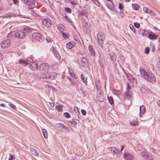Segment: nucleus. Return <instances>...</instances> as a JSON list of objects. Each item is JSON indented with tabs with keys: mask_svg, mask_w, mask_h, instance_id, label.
<instances>
[{
	"mask_svg": "<svg viewBox=\"0 0 160 160\" xmlns=\"http://www.w3.org/2000/svg\"><path fill=\"white\" fill-rule=\"evenodd\" d=\"M139 70L142 77L147 81L152 83L155 82L156 78L151 71L143 68H140Z\"/></svg>",
	"mask_w": 160,
	"mask_h": 160,
	"instance_id": "obj_1",
	"label": "nucleus"
},
{
	"mask_svg": "<svg viewBox=\"0 0 160 160\" xmlns=\"http://www.w3.org/2000/svg\"><path fill=\"white\" fill-rule=\"evenodd\" d=\"M31 31V29L30 28L27 27L24 28L22 30L17 31L14 32L13 34L16 38L19 39H23L28 34V33Z\"/></svg>",
	"mask_w": 160,
	"mask_h": 160,
	"instance_id": "obj_2",
	"label": "nucleus"
},
{
	"mask_svg": "<svg viewBox=\"0 0 160 160\" xmlns=\"http://www.w3.org/2000/svg\"><path fill=\"white\" fill-rule=\"evenodd\" d=\"M57 77V74L56 72H53L49 73L47 75H42L40 78L41 80L44 82H49L50 80L54 79Z\"/></svg>",
	"mask_w": 160,
	"mask_h": 160,
	"instance_id": "obj_3",
	"label": "nucleus"
},
{
	"mask_svg": "<svg viewBox=\"0 0 160 160\" xmlns=\"http://www.w3.org/2000/svg\"><path fill=\"white\" fill-rule=\"evenodd\" d=\"M32 37L33 39L38 42H41L43 40L42 35L39 33L34 32L32 34Z\"/></svg>",
	"mask_w": 160,
	"mask_h": 160,
	"instance_id": "obj_4",
	"label": "nucleus"
},
{
	"mask_svg": "<svg viewBox=\"0 0 160 160\" xmlns=\"http://www.w3.org/2000/svg\"><path fill=\"white\" fill-rule=\"evenodd\" d=\"M49 69V65L47 63H45L41 64L39 68V70L42 72H47Z\"/></svg>",
	"mask_w": 160,
	"mask_h": 160,
	"instance_id": "obj_5",
	"label": "nucleus"
},
{
	"mask_svg": "<svg viewBox=\"0 0 160 160\" xmlns=\"http://www.w3.org/2000/svg\"><path fill=\"white\" fill-rule=\"evenodd\" d=\"M97 39L99 45L101 46L102 48H103V44L104 42V35H102L100 34H98Z\"/></svg>",
	"mask_w": 160,
	"mask_h": 160,
	"instance_id": "obj_6",
	"label": "nucleus"
},
{
	"mask_svg": "<svg viewBox=\"0 0 160 160\" xmlns=\"http://www.w3.org/2000/svg\"><path fill=\"white\" fill-rule=\"evenodd\" d=\"M10 45V41L8 39L3 40L1 44V47L3 48H7L9 47Z\"/></svg>",
	"mask_w": 160,
	"mask_h": 160,
	"instance_id": "obj_7",
	"label": "nucleus"
},
{
	"mask_svg": "<svg viewBox=\"0 0 160 160\" xmlns=\"http://www.w3.org/2000/svg\"><path fill=\"white\" fill-rule=\"evenodd\" d=\"M42 23L43 25L47 27H50L51 26V21L48 18L42 19Z\"/></svg>",
	"mask_w": 160,
	"mask_h": 160,
	"instance_id": "obj_8",
	"label": "nucleus"
},
{
	"mask_svg": "<svg viewBox=\"0 0 160 160\" xmlns=\"http://www.w3.org/2000/svg\"><path fill=\"white\" fill-rule=\"evenodd\" d=\"M132 92L131 90H127L125 93L123 94V96L125 99H129L132 96Z\"/></svg>",
	"mask_w": 160,
	"mask_h": 160,
	"instance_id": "obj_9",
	"label": "nucleus"
},
{
	"mask_svg": "<svg viewBox=\"0 0 160 160\" xmlns=\"http://www.w3.org/2000/svg\"><path fill=\"white\" fill-rule=\"evenodd\" d=\"M29 67L33 71H37L38 68V65L37 62H32L30 63Z\"/></svg>",
	"mask_w": 160,
	"mask_h": 160,
	"instance_id": "obj_10",
	"label": "nucleus"
},
{
	"mask_svg": "<svg viewBox=\"0 0 160 160\" xmlns=\"http://www.w3.org/2000/svg\"><path fill=\"white\" fill-rule=\"evenodd\" d=\"M124 156L126 160H134L133 156L131 154L126 152L124 154Z\"/></svg>",
	"mask_w": 160,
	"mask_h": 160,
	"instance_id": "obj_11",
	"label": "nucleus"
},
{
	"mask_svg": "<svg viewBox=\"0 0 160 160\" xmlns=\"http://www.w3.org/2000/svg\"><path fill=\"white\" fill-rule=\"evenodd\" d=\"M18 63L24 67L26 66L29 63L28 59H20L19 60Z\"/></svg>",
	"mask_w": 160,
	"mask_h": 160,
	"instance_id": "obj_12",
	"label": "nucleus"
},
{
	"mask_svg": "<svg viewBox=\"0 0 160 160\" xmlns=\"http://www.w3.org/2000/svg\"><path fill=\"white\" fill-rule=\"evenodd\" d=\"M76 43L74 42H69L66 44V47L68 49L72 48L75 45Z\"/></svg>",
	"mask_w": 160,
	"mask_h": 160,
	"instance_id": "obj_13",
	"label": "nucleus"
},
{
	"mask_svg": "<svg viewBox=\"0 0 160 160\" xmlns=\"http://www.w3.org/2000/svg\"><path fill=\"white\" fill-rule=\"evenodd\" d=\"M139 116L140 117H142L143 114L146 112V108L145 107L144 105L140 106L139 108Z\"/></svg>",
	"mask_w": 160,
	"mask_h": 160,
	"instance_id": "obj_14",
	"label": "nucleus"
},
{
	"mask_svg": "<svg viewBox=\"0 0 160 160\" xmlns=\"http://www.w3.org/2000/svg\"><path fill=\"white\" fill-rule=\"evenodd\" d=\"M27 4H28V8L29 9H32L35 7L34 1L33 0L29 1Z\"/></svg>",
	"mask_w": 160,
	"mask_h": 160,
	"instance_id": "obj_15",
	"label": "nucleus"
},
{
	"mask_svg": "<svg viewBox=\"0 0 160 160\" xmlns=\"http://www.w3.org/2000/svg\"><path fill=\"white\" fill-rule=\"evenodd\" d=\"M88 49L91 55L92 56H94L95 55V53L93 50V47L91 45H89L88 47Z\"/></svg>",
	"mask_w": 160,
	"mask_h": 160,
	"instance_id": "obj_16",
	"label": "nucleus"
},
{
	"mask_svg": "<svg viewBox=\"0 0 160 160\" xmlns=\"http://www.w3.org/2000/svg\"><path fill=\"white\" fill-rule=\"evenodd\" d=\"M148 38L150 39H156L157 38V36L154 33H151L149 34Z\"/></svg>",
	"mask_w": 160,
	"mask_h": 160,
	"instance_id": "obj_17",
	"label": "nucleus"
},
{
	"mask_svg": "<svg viewBox=\"0 0 160 160\" xmlns=\"http://www.w3.org/2000/svg\"><path fill=\"white\" fill-rule=\"evenodd\" d=\"M130 124L132 125L133 126H136L138 125V123L137 122V119L136 118H135L132 120L130 122Z\"/></svg>",
	"mask_w": 160,
	"mask_h": 160,
	"instance_id": "obj_18",
	"label": "nucleus"
},
{
	"mask_svg": "<svg viewBox=\"0 0 160 160\" xmlns=\"http://www.w3.org/2000/svg\"><path fill=\"white\" fill-rule=\"evenodd\" d=\"M42 131L44 137L45 138H47L48 137V133L47 130L45 129H42Z\"/></svg>",
	"mask_w": 160,
	"mask_h": 160,
	"instance_id": "obj_19",
	"label": "nucleus"
},
{
	"mask_svg": "<svg viewBox=\"0 0 160 160\" xmlns=\"http://www.w3.org/2000/svg\"><path fill=\"white\" fill-rule=\"evenodd\" d=\"M110 56V58L113 61H114L116 60V56L114 53H111V54H109L108 56Z\"/></svg>",
	"mask_w": 160,
	"mask_h": 160,
	"instance_id": "obj_20",
	"label": "nucleus"
},
{
	"mask_svg": "<svg viewBox=\"0 0 160 160\" xmlns=\"http://www.w3.org/2000/svg\"><path fill=\"white\" fill-rule=\"evenodd\" d=\"M132 8L136 10H138L140 7L139 5L137 3L132 4Z\"/></svg>",
	"mask_w": 160,
	"mask_h": 160,
	"instance_id": "obj_21",
	"label": "nucleus"
},
{
	"mask_svg": "<svg viewBox=\"0 0 160 160\" xmlns=\"http://www.w3.org/2000/svg\"><path fill=\"white\" fill-rule=\"evenodd\" d=\"M143 11L146 13L148 14H150L152 12V11L150 9H149L148 8L146 7H144L143 8Z\"/></svg>",
	"mask_w": 160,
	"mask_h": 160,
	"instance_id": "obj_22",
	"label": "nucleus"
},
{
	"mask_svg": "<svg viewBox=\"0 0 160 160\" xmlns=\"http://www.w3.org/2000/svg\"><path fill=\"white\" fill-rule=\"evenodd\" d=\"M81 61L82 63L81 65L82 66H85L86 65L87 63V60L84 58H82L81 60Z\"/></svg>",
	"mask_w": 160,
	"mask_h": 160,
	"instance_id": "obj_23",
	"label": "nucleus"
},
{
	"mask_svg": "<svg viewBox=\"0 0 160 160\" xmlns=\"http://www.w3.org/2000/svg\"><path fill=\"white\" fill-rule=\"evenodd\" d=\"M63 38L66 39H67L69 38V34L66 32H64L63 31H62L61 32Z\"/></svg>",
	"mask_w": 160,
	"mask_h": 160,
	"instance_id": "obj_24",
	"label": "nucleus"
},
{
	"mask_svg": "<svg viewBox=\"0 0 160 160\" xmlns=\"http://www.w3.org/2000/svg\"><path fill=\"white\" fill-rule=\"evenodd\" d=\"M139 33L142 34L143 36H145L147 35V33H146V31L143 30L142 29H140L138 30Z\"/></svg>",
	"mask_w": 160,
	"mask_h": 160,
	"instance_id": "obj_25",
	"label": "nucleus"
},
{
	"mask_svg": "<svg viewBox=\"0 0 160 160\" xmlns=\"http://www.w3.org/2000/svg\"><path fill=\"white\" fill-rule=\"evenodd\" d=\"M81 77L82 81L84 83L86 84H87V78H84V76L82 74L81 75Z\"/></svg>",
	"mask_w": 160,
	"mask_h": 160,
	"instance_id": "obj_26",
	"label": "nucleus"
},
{
	"mask_svg": "<svg viewBox=\"0 0 160 160\" xmlns=\"http://www.w3.org/2000/svg\"><path fill=\"white\" fill-rule=\"evenodd\" d=\"M68 78V79L71 84L73 86H75L76 83V81L74 80V79H72L71 78Z\"/></svg>",
	"mask_w": 160,
	"mask_h": 160,
	"instance_id": "obj_27",
	"label": "nucleus"
},
{
	"mask_svg": "<svg viewBox=\"0 0 160 160\" xmlns=\"http://www.w3.org/2000/svg\"><path fill=\"white\" fill-rule=\"evenodd\" d=\"M107 98L108 101H109V103L111 105H112L113 104L114 102L111 96L109 97V96H108Z\"/></svg>",
	"mask_w": 160,
	"mask_h": 160,
	"instance_id": "obj_28",
	"label": "nucleus"
},
{
	"mask_svg": "<svg viewBox=\"0 0 160 160\" xmlns=\"http://www.w3.org/2000/svg\"><path fill=\"white\" fill-rule=\"evenodd\" d=\"M69 74L71 76L72 78V79L76 80L77 78L76 77L75 74L73 72H72L69 71L68 72Z\"/></svg>",
	"mask_w": 160,
	"mask_h": 160,
	"instance_id": "obj_29",
	"label": "nucleus"
},
{
	"mask_svg": "<svg viewBox=\"0 0 160 160\" xmlns=\"http://www.w3.org/2000/svg\"><path fill=\"white\" fill-rule=\"evenodd\" d=\"M111 150L112 152L113 153V154H118V150L115 148H111Z\"/></svg>",
	"mask_w": 160,
	"mask_h": 160,
	"instance_id": "obj_30",
	"label": "nucleus"
},
{
	"mask_svg": "<svg viewBox=\"0 0 160 160\" xmlns=\"http://www.w3.org/2000/svg\"><path fill=\"white\" fill-rule=\"evenodd\" d=\"M70 3L72 5L77 4L78 1L77 0H69Z\"/></svg>",
	"mask_w": 160,
	"mask_h": 160,
	"instance_id": "obj_31",
	"label": "nucleus"
},
{
	"mask_svg": "<svg viewBox=\"0 0 160 160\" xmlns=\"http://www.w3.org/2000/svg\"><path fill=\"white\" fill-rule=\"evenodd\" d=\"M141 154L142 157L145 158H146L147 157H148V156L146 154L145 152L144 151H142L141 152Z\"/></svg>",
	"mask_w": 160,
	"mask_h": 160,
	"instance_id": "obj_32",
	"label": "nucleus"
},
{
	"mask_svg": "<svg viewBox=\"0 0 160 160\" xmlns=\"http://www.w3.org/2000/svg\"><path fill=\"white\" fill-rule=\"evenodd\" d=\"M62 105H60L56 107L57 110L58 111H60L62 110Z\"/></svg>",
	"mask_w": 160,
	"mask_h": 160,
	"instance_id": "obj_33",
	"label": "nucleus"
},
{
	"mask_svg": "<svg viewBox=\"0 0 160 160\" xmlns=\"http://www.w3.org/2000/svg\"><path fill=\"white\" fill-rule=\"evenodd\" d=\"M50 50L55 55L57 54L58 52L55 49L54 47H52L50 48Z\"/></svg>",
	"mask_w": 160,
	"mask_h": 160,
	"instance_id": "obj_34",
	"label": "nucleus"
},
{
	"mask_svg": "<svg viewBox=\"0 0 160 160\" xmlns=\"http://www.w3.org/2000/svg\"><path fill=\"white\" fill-rule=\"evenodd\" d=\"M93 2L94 4L98 7H100V4L99 3V1L98 0H94Z\"/></svg>",
	"mask_w": 160,
	"mask_h": 160,
	"instance_id": "obj_35",
	"label": "nucleus"
},
{
	"mask_svg": "<svg viewBox=\"0 0 160 160\" xmlns=\"http://www.w3.org/2000/svg\"><path fill=\"white\" fill-rule=\"evenodd\" d=\"M64 124L62 123H58L57 124V127L60 128L62 129Z\"/></svg>",
	"mask_w": 160,
	"mask_h": 160,
	"instance_id": "obj_36",
	"label": "nucleus"
},
{
	"mask_svg": "<svg viewBox=\"0 0 160 160\" xmlns=\"http://www.w3.org/2000/svg\"><path fill=\"white\" fill-rule=\"evenodd\" d=\"M31 13L33 16L36 17L38 16V13L33 10L31 11Z\"/></svg>",
	"mask_w": 160,
	"mask_h": 160,
	"instance_id": "obj_37",
	"label": "nucleus"
},
{
	"mask_svg": "<svg viewBox=\"0 0 160 160\" xmlns=\"http://www.w3.org/2000/svg\"><path fill=\"white\" fill-rule=\"evenodd\" d=\"M68 122L75 125H76L77 124V122L73 120H69L68 121Z\"/></svg>",
	"mask_w": 160,
	"mask_h": 160,
	"instance_id": "obj_38",
	"label": "nucleus"
},
{
	"mask_svg": "<svg viewBox=\"0 0 160 160\" xmlns=\"http://www.w3.org/2000/svg\"><path fill=\"white\" fill-rule=\"evenodd\" d=\"M10 157L8 159V160H14L15 159V158L13 155L11 154H9Z\"/></svg>",
	"mask_w": 160,
	"mask_h": 160,
	"instance_id": "obj_39",
	"label": "nucleus"
},
{
	"mask_svg": "<svg viewBox=\"0 0 160 160\" xmlns=\"http://www.w3.org/2000/svg\"><path fill=\"white\" fill-rule=\"evenodd\" d=\"M65 9L66 11L70 13L71 12V9L69 8L66 7L65 8Z\"/></svg>",
	"mask_w": 160,
	"mask_h": 160,
	"instance_id": "obj_40",
	"label": "nucleus"
},
{
	"mask_svg": "<svg viewBox=\"0 0 160 160\" xmlns=\"http://www.w3.org/2000/svg\"><path fill=\"white\" fill-rule=\"evenodd\" d=\"M64 115H65L66 118H70V114L68 112H65L64 113Z\"/></svg>",
	"mask_w": 160,
	"mask_h": 160,
	"instance_id": "obj_41",
	"label": "nucleus"
},
{
	"mask_svg": "<svg viewBox=\"0 0 160 160\" xmlns=\"http://www.w3.org/2000/svg\"><path fill=\"white\" fill-rule=\"evenodd\" d=\"M130 82H132V83H133L136 82V80L134 78L132 77H131L130 78Z\"/></svg>",
	"mask_w": 160,
	"mask_h": 160,
	"instance_id": "obj_42",
	"label": "nucleus"
},
{
	"mask_svg": "<svg viewBox=\"0 0 160 160\" xmlns=\"http://www.w3.org/2000/svg\"><path fill=\"white\" fill-rule=\"evenodd\" d=\"M96 85L97 90H98L100 88V85H99V83H96Z\"/></svg>",
	"mask_w": 160,
	"mask_h": 160,
	"instance_id": "obj_43",
	"label": "nucleus"
},
{
	"mask_svg": "<svg viewBox=\"0 0 160 160\" xmlns=\"http://www.w3.org/2000/svg\"><path fill=\"white\" fill-rule=\"evenodd\" d=\"M65 19L69 23H72V21L70 20V18H68V17L67 16H65Z\"/></svg>",
	"mask_w": 160,
	"mask_h": 160,
	"instance_id": "obj_44",
	"label": "nucleus"
},
{
	"mask_svg": "<svg viewBox=\"0 0 160 160\" xmlns=\"http://www.w3.org/2000/svg\"><path fill=\"white\" fill-rule=\"evenodd\" d=\"M149 52V48L148 47H147L145 49V53L146 54H148Z\"/></svg>",
	"mask_w": 160,
	"mask_h": 160,
	"instance_id": "obj_45",
	"label": "nucleus"
},
{
	"mask_svg": "<svg viewBox=\"0 0 160 160\" xmlns=\"http://www.w3.org/2000/svg\"><path fill=\"white\" fill-rule=\"evenodd\" d=\"M130 28L135 33H136L135 32V30L134 27L132 25H131L130 26Z\"/></svg>",
	"mask_w": 160,
	"mask_h": 160,
	"instance_id": "obj_46",
	"label": "nucleus"
},
{
	"mask_svg": "<svg viewBox=\"0 0 160 160\" xmlns=\"http://www.w3.org/2000/svg\"><path fill=\"white\" fill-rule=\"evenodd\" d=\"M58 27L59 28H61V29H62L63 30L65 28V27L64 26H63L62 24H59L58 26Z\"/></svg>",
	"mask_w": 160,
	"mask_h": 160,
	"instance_id": "obj_47",
	"label": "nucleus"
},
{
	"mask_svg": "<svg viewBox=\"0 0 160 160\" xmlns=\"http://www.w3.org/2000/svg\"><path fill=\"white\" fill-rule=\"evenodd\" d=\"M127 90H131V86L129 85V84L128 82L127 83Z\"/></svg>",
	"mask_w": 160,
	"mask_h": 160,
	"instance_id": "obj_48",
	"label": "nucleus"
},
{
	"mask_svg": "<svg viewBox=\"0 0 160 160\" xmlns=\"http://www.w3.org/2000/svg\"><path fill=\"white\" fill-rule=\"evenodd\" d=\"M118 8L120 9L121 10H122L123 8V5L120 3H119L118 5Z\"/></svg>",
	"mask_w": 160,
	"mask_h": 160,
	"instance_id": "obj_49",
	"label": "nucleus"
},
{
	"mask_svg": "<svg viewBox=\"0 0 160 160\" xmlns=\"http://www.w3.org/2000/svg\"><path fill=\"white\" fill-rule=\"evenodd\" d=\"M134 26L135 27L137 28H138L140 27V25L139 24L136 22H135L134 23Z\"/></svg>",
	"mask_w": 160,
	"mask_h": 160,
	"instance_id": "obj_50",
	"label": "nucleus"
},
{
	"mask_svg": "<svg viewBox=\"0 0 160 160\" xmlns=\"http://www.w3.org/2000/svg\"><path fill=\"white\" fill-rule=\"evenodd\" d=\"M9 105L12 108L16 109V107L14 105L11 103L9 104Z\"/></svg>",
	"mask_w": 160,
	"mask_h": 160,
	"instance_id": "obj_51",
	"label": "nucleus"
},
{
	"mask_svg": "<svg viewBox=\"0 0 160 160\" xmlns=\"http://www.w3.org/2000/svg\"><path fill=\"white\" fill-rule=\"evenodd\" d=\"M66 130L65 132L67 133H69L70 132V129L68 127H66L65 128Z\"/></svg>",
	"mask_w": 160,
	"mask_h": 160,
	"instance_id": "obj_52",
	"label": "nucleus"
},
{
	"mask_svg": "<svg viewBox=\"0 0 160 160\" xmlns=\"http://www.w3.org/2000/svg\"><path fill=\"white\" fill-rule=\"evenodd\" d=\"M32 152H32V153L33 155H37V152L35 149H33L32 150Z\"/></svg>",
	"mask_w": 160,
	"mask_h": 160,
	"instance_id": "obj_53",
	"label": "nucleus"
},
{
	"mask_svg": "<svg viewBox=\"0 0 160 160\" xmlns=\"http://www.w3.org/2000/svg\"><path fill=\"white\" fill-rule=\"evenodd\" d=\"M81 112L83 115H85L86 114V111L84 109L81 110Z\"/></svg>",
	"mask_w": 160,
	"mask_h": 160,
	"instance_id": "obj_54",
	"label": "nucleus"
},
{
	"mask_svg": "<svg viewBox=\"0 0 160 160\" xmlns=\"http://www.w3.org/2000/svg\"><path fill=\"white\" fill-rule=\"evenodd\" d=\"M3 58V56L0 53V61L2 60Z\"/></svg>",
	"mask_w": 160,
	"mask_h": 160,
	"instance_id": "obj_55",
	"label": "nucleus"
},
{
	"mask_svg": "<svg viewBox=\"0 0 160 160\" xmlns=\"http://www.w3.org/2000/svg\"><path fill=\"white\" fill-rule=\"evenodd\" d=\"M49 103L50 106L52 107L53 108L54 107V103L49 102Z\"/></svg>",
	"mask_w": 160,
	"mask_h": 160,
	"instance_id": "obj_56",
	"label": "nucleus"
},
{
	"mask_svg": "<svg viewBox=\"0 0 160 160\" xmlns=\"http://www.w3.org/2000/svg\"><path fill=\"white\" fill-rule=\"evenodd\" d=\"M13 1L14 3L15 4H17L18 2V0H13Z\"/></svg>",
	"mask_w": 160,
	"mask_h": 160,
	"instance_id": "obj_57",
	"label": "nucleus"
},
{
	"mask_svg": "<svg viewBox=\"0 0 160 160\" xmlns=\"http://www.w3.org/2000/svg\"><path fill=\"white\" fill-rule=\"evenodd\" d=\"M124 145H122V146H121V150L120 151H122L124 149Z\"/></svg>",
	"mask_w": 160,
	"mask_h": 160,
	"instance_id": "obj_58",
	"label": "nucleus"
},
{
	"mask_svg": "<svg viewBox=\"0 0 160 160\" xmlns=\"http://www.w3.org/2000/svg\"><path fill=\"white\" fill-rule=\"evenodd\" d=\"M157 104L159 106H160V100L158 101Z\"/></svg>",
	"mask_w": 160,
	"mask_h": 160,
	"instance_id": "obj_59",
	"label": "nucleus"
},
{
	"mask_svg": "<svg viewBox=\"0 0 160 160\" xmlns=\"http://www.w3.org/2000/svg\"><path fill=\"white\" fill-rule=\"evenodd\" d=\"M3 8V7L2 5H0V10H2Z\"/></svg>",
	"mask_w": 160,
	"mask_h": 160,
	"instance_id": "obj_60",
	"label": "nucleus"
},
{
	"mask_svg": "<svg viewBox=\"0 0 160 160\" xmlns=\"http://www.w3.org/2000/svg\"><path fill=\"white\" fill-rule=\"evenodd\" d=\"M0 106L2 107H5V105L3 104H0Z\"/></svg>",
	"mask_w": 160,
	"mask_h": 160,
	"instance_id": "obj_61",
	"label": "nucleus"
},
{
	"mask_svg": "<svg viewBox=\"0 0 160 160\" xmlns=\"http://www.w3.org/2000/svg\"><path fill=\"white\" fill-rule=\"evenodd\" d=\"M46 40L48 42H50L51 41V39H49L48 40L47 39Z\"/></svg>",
	"mask_w": 160,
	"mask_h": 160,
	"instance_id": "obj_62",
	"label": "nucleus"
},
{
	"mask_svg": "<svg viewBox=\"0 0 160 160\" xmlns=\"http://www.w3.org/2000/svg\"><path fill=\"white\" fill-rule=\"evenodd\" d=\"M66 126L64 125L62 127V129H65V128H66Z\"/></svg>",
	"mask_w": 160,
	"mask_h": 160,
	"instance_id": "obj_63",
	"label": "nucleus"
},
{
	"mask_svg": "<svg viewBox=\"0 0 160 160\" xmlns=\"http://www.w3.org/2000/svg\"><path fill=\"white\" fill-rule=\"evenodd\" d=\"M158 41L160 42V37L158 39Z\"/></svg>",
	"mask_w": 160,
	"mask_h": 160,
	"instance_id": "obj_64",
	"label": "nucleus"
}]
</instances>
